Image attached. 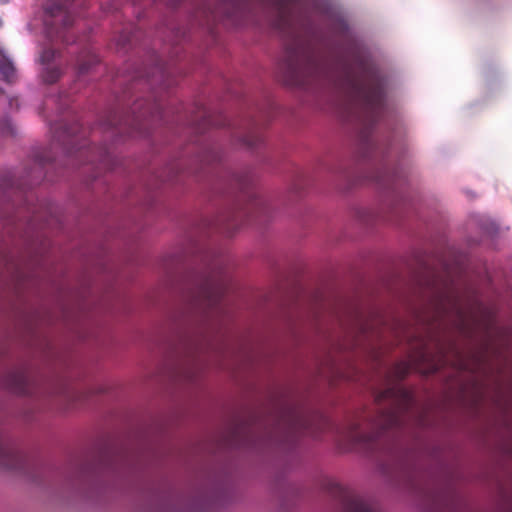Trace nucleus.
Returning <instances> with one entry per match:
<instances>
[{"instance_id": "obj_16", "label": "nucleus", "mask_w": 512, "mask_h": 512, "mask_svg": "<svg viewBox=\"0 0 512 512\" xmlns=\"http://www.w3.org/2000/svg\"><path fill=\"white\" fill-rule=\"evenodd\" d=\"M262 141V136L255 132L249 133L243 138L244 145L251 149L258 147V145H260Z\"/></svg>"}, {"instance_id": "obj_10", "label": "nucleus", "mask_w": 512, "mask_h": 512, "mask_svg": "<svg viewBox=\"0 0 512 512\" xmlns=\"http://www.w3.org/2000/svg\"><path fill=\"white\" fill-rule=\"evenodd\" d=\"M99 62L97 55L91 50H84L77 59L78 76L88 73Z\"/></svg>"}, {"instance_id": "obj_11", "label": "nucleus", "mask_w": 512, "mask_h": 512, "mask_svg": "<svg viewBox=\"0 0 512 512\" xmlns=\"http://www.w3.org/2000/svg\"><path fill=\"white\" fill-rule=\"evenodd\" d=\"M0 75L7 83H12L16 79V69L11 60L0 49Z\"/></svg>"}, {"instance_id": "obj_22", "label": "nucleus", "mask_w": 512, "mask_h": 512, "mask_svg": "<svg viewBox=\"0 0 512 512\" xmlns=\"http://www.w3.org/2000/svg\"><path fill=\"white\" fill-rule=\"evenodd\" d=\"M157 72L160 74V78H164V70L162 67H157Z\"/></svg>"}, {"instance_id": "obj_18", "label": "nucleus", "mask_w": 512, "mask_h": 512, "mask_svg": "<svg viewBox=\"0 0 512 512\" xmlns=\"http://www.w3.org/2000/svg\"><path fill=\"white\" fill-rule=\"evenodd\" d=\"M58 52L52 48H46L41 53V62L43 64H49L56 59Z\"/></svg>"}, {"instance_id": "obj_13", "label": "nucleus", "mask_w": 512, "mask_h": 512, "mask_svg": "<svg viewBox=\"0 0 512 512\" xmlns=\"http://www.w3.org/2000/svg\"><path fill=\"white\" fill-rule=\"evenodd\" d=\"M200 113H201V122H197V120L194 118L191 120V123L193 125H195L197 129L205 128L206 126L219 125L218 123H215L212 120L211 115L206 108L203 107L201 109Z\"/></svg>"}, {"instance_id": "obj_17", "label": "nucleus", "mask_w": 512, "mask_h": 512, "mask_svg": "<svg viewBox=\"0 0 512 512\" xmlns=\"http://www.w3.org/2000/svg\"><path fill=\"white\" fill-rule=\"evenodd\" d=\"M137 38V30L123 31L119 37V44L122 47H125L128 44H132V42Z\"/></svg>"}, {"instance_id": "obj_23", "label": "nucleus", "mask_w": 512, "mask_h": 512, "mask_svg": "<svg viewBox=\"0 0 512 512\" xmlns=\"http://www.w3.org/2000/svg\"><path fill=\"white\" fill-rule=\"evenodd\" d=\"M146 78L149 82H153L154 81V74L153 75H150V74H146Z\"/></svg>"}, {"instance_id": "obj_4", "label": "nucleus", "mask_w": 512, "mask_h": 512, "mask_svg": "<svg viewBox=\"0 0 512 512\" xmlns=\"http://www.w3.org/2000/svg\"><path fill=\"white\" fill-rule=\"evenodd\" d=\"M162 117L163 108L160 103L145 102V107L142 103H135L132 108L131 117L120 119L116 114H113L106 120L105 125L109 128L128 126L131 132L142 133V130L145 128V121Z\"/></svg>"}, {"instance_id": "obj_5", "label": "nucleus", "mask_w": 512, "mask_h": 512, "mask_svg": "<svg viewBox=\"0 0 512 512\" xmlns=\"http://www.w3.org/2000/svg\"><path fill=\"white\" fill-rule=\"evenodd\" d=\"M74 2L72 0H52L45 5V25L49 34H56V37L63 41L65 37L61 34L62 29L73 25Z\"/></svg>"}, {"instance_id": "obj_12", "label": "nucleus", "mask_w": 512, "mask_h": 512, "mask_svg": "<svg viewBox=\"0 0 512 512\" xmlns=\"http://www.w3.org/2000/svg\"><path fill=\"white\" fill-rule=\"evenodd\" d=\"M63 75V70L57 66H46L42 71V78L45 83H56Z\"/></svg>"}, {"instance_id": "obj_15", "label": "nucleus", "mask_w": 512, "mask_h": 512, "mask_svg": "<svg viewBox=\"0 0 512 512\" xmlns=\"http://www.w3.org/2000/svg\"><path fill=\"white\" fill-rule=\"evenodd\" d=\"M345 512H375L368 505L360 500L351 501L346 507Z\"/></svg>"}, {"instance_id": "obj_6", "label": "nucleus", "mask_w": 512, "mask_h": 512, "mask_svg": "<svg viewBox=\"0 0 512 512\" xmlns=\"http://www.w3.org/2000/svg\"><path fill=\"white\" fill-rule=\"evenodd\" d=\"M25 462V456L0 436V466L11 470H20L25 466Z\"/></svg>"}, {"instance_id": "obj_9", "label": "nucleus", "mask_w": 512, "mask_h": 512, "mask_svg": "<svg viewBox=\"0 0 512 512\" xmlns=\"http://www.w3.org/2000/svg\"><path fill=\"white\" fill-rule=\"evenodd\" d=\"M235 184L242 192L243 197L248 200L247 206L244 208L245 213H250L252 210H256L262 206V200L259 199L257 194L250 189V179L246 176L237 177L235 179Z\"/></svg>"}, {"instance_id": "obj_19", "label": "nucleus", "mask_w": 512, "mask_h": 512, "mask_svg": "<svg viewBox=\"0 0 512 512\" xmlns=\"http://www.w3.org/2000/svg\"><path fill=\"white\" fill-rule=\"evenodd\" d=\"M292 421V429L295 431L301 428L303 425L301 419L297 415H293Z\"/></svg>"}, {"instance_id": "obj_3", "label": "nucleus", "mask_w": 512, "mask_h": 512, "mask_svg": "<svg viewBox=\"0 0 512 512\" xmlns=\"http://www.w3.org/2000/svg\"><path fill=\"white\" fill-rule=\"evenodd\" d=\"M229 289V278L218 263L203 274L191 291L189 301L196 309L208 312L221 309L223 299Z\"/></svg>"}, {"instance_id": "obj_8", "label": "nucleus", "mask_w": 512, "mask_h": 512, "mask_svg": "<svg viewBox=\"0 0 512 512\" xmlns=\"http://www.w3.org/2000/svg\"><path fill=\"white\" fill-rule=\"evenodd\" d=\"M5 385L12 392L26 395L29 394V378L24 370H15L10 372L5 379Z\"/></svg>"}, {"instance_id": "obj_7", "label": "nucleus", "mask_w": 512, "mask_h": 512, "mask_svg": "<svg viewBox=\"0 0 512 512\" xmlns=\"http://www.w3.org/2000/svg\"><path fill=\"white\" fill-rule=\"evenodd\" d=\"M67 153L74 156L79 164L84 163H106L109 160V152L106 147H97L89 145L87 147H80L77 149H69Z\"/></svg>"}, {"instance_id": "obj_20", "label": "nucleus", "mask_w": 512, "mask_h": 512, "mask_svg": "<svg viewBox=\"0 0 512 512\" xmlns=\"http://www.w3.org/2000/svg\"><path fill=\"white\" fill-rule=\"evenodd\" d=\"M274 2L278 7L279 12L284 14L286 9V0H274Z\"/></svg>"}, {"instance_id": "obj_1", "label": "nucleus", "mask_w": 512, "mask_h": 512, "mask_svg": "<svg viewBox=\"0 0 512 512\" xmlns=\"http://www.w3.org/2000/svg\"><path fill=\"white\" fill-rule=\"evenodd\" d=\"M279 71L289 86L307 87L322 81L334 82L357 105L364 125L360 136L362 145L368 150L367 155L374 152L376 142L368 130L381 117L385 107V83L376 69L361 60L355 68L344 65L337 75H333L308 49L293 45L286 48Z\"/></svg>"}, {"instance_id": "obj_14", "label": "nucleus", "mask_w": 512, "mask_h": 512, "mask_svg": "<svg viewBox=\"0 0 512 512\" xmlns=\"http://www.w3.org/2000/svg\"><path fill=\"white\" fill-rule=\"evenodd\" d=\"M376 181L388 189H393L395 185V174L387 172L381 173L376 176Z\"/></svg>"}, {"instance_id": "obj_25", "label": "nucleus", "mask_w": 512, "mask_h": 512, "mask_svg": "<svg viewBox=\"0 0 512 512\" xmlns=\"http://www.w3.org/2000/svg\"><path fill=\"white\" fill-rule=\"evenodd\" d=\"M0 2H1L2 4H6L7 2H9V0H0Z\"/></svg>"}, {"instance_id": "obj_2", "label": "nucleus", "mask_w": 512, "mask_h": 512, "mask_svg": "<svg viewBox=\"0 0 512 512\" xmlns=\"http://www.w3.org/2000/svg\"><path fill=\"white\" fill-rule=\"evenodd\" d=\"M390 400L389 408L380 412L377 420V430L372 433H362L354 426L349 432L350 441L361 447L367 453H373L378 449L384 434L391 429H400L405 425L407 415L413 404V398L409 391L402 388H389L379 397L378 401Z\"/></svg>"}, {"instance_id": "obj_21", "label": "nucleus", "mask_w": 512, "mask_h": 512, "mask_svg": "<svg viewBox=\"0 0 512 512\" xmlns=\"http://www.w3.org/2000/svg\"><path fill=\"white\" fill-rule=\"evenodd\" d=\"M459 317H460V320H461V325L464 327L466 325V319H465V315L462 311H459Z\"/></svg>"}, {"instance_id": "obj_24", "label": "nucleus", "mask_w": 512, "mask_h": 512, "mask_svg": "<svg viewBox=\"0 0 512 512\" xmlns=\"http://www.w3.org/2000/svg\"><path fill=\"white\" fill-rule=\"evenodd\" d=\"M14 102H15L16 107H18L17 99H15V100L11 99V100H10V106H13V105H14Z\"/></svg>"}]
</instances>
